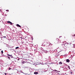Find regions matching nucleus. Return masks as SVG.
<instances>
[{
  "label": "nucleus",
  "mask_w": 75,
  "mask_h": 75,
  "mask_svg": "<svg viewBox=\"0 0 75 75\" xmlns=\"http://www.w3.org/2000/svg\"><path fill=\"white\" fill-rule=\"evenodd\" d=\"M45 45H46V47H48L50 45H52V44L51 43L49 44L48 42V41L47 40H45Z\"/></svg>",
  "instance_id": "nucleus-1"
},
{
  "label": "nucleus",
  "mask_w": 75,
  "mask_h": 75,
  "mask_svg": "<svg viewBox=\"0 0 75 75\" xmlns=\"http://www.w3.org/2000/svg\"><path fill=\"white\" fill-rule=\"evenodd\" d=\"M34 53L35 54L37 52V51H38V50L37 49H35L34 50Z\"/></svg>",
  "instance_id": "nucleus-2"
},
{
  "label": "nucleus",
  "mask_w": 75,
  "mask_h": 75,
  "mask_svg": "<svg viewBox=\"0 0 75 75\" xmlns=\"http://www.w3.org/2000/svg\"><path fill=\"white\" fill-rule=\"evenodd\" d=\"M7 23H8V24H10L11 25H12V23L10 21H8L7 22Z\"/></svg>",
  "instance_id": "nucleus-3"
},
{
  "label": "nucleus",
  "mask_w": 75,
  "mask_h": 75,
  "mask_svg": "<svg viewBox=\"0 0 75 75\" xmlns=\"http://www.w3.org/2000/svg\"><path fill=\"white\" fill-rule=\"evenodd\" d=\"M17 27H21V26H20V25H18V24H17Z\"/></svg>",
  "instance_id": "nucleus-4"
},
{
  "label": "nucleus",
  "mask_w": 75,
  "mask_h": 75,
  "mask_svg": "<svg viewBox=\"0 0 75 75\" xmlns=\"http://www.w3.org/2000/svg\"><path fill=\"white\" fill-rule=\"evenodd\" d=\"M66 61L67 62H69V59H67L66 60Z\"/></svg>",
  "instance_id": "nucleus-5"
},
{
  "label": "nucleus",
  "mask_w": 75,
  "mask_h": 75,
  "mask_svg": "<svg viewBox=\"0 0 75 75\" xmlns=\"http://www.w3.org/2000/svg\"><path fill=\"white\" fill-rule=\"evenodd\" d=\"M4 44H5L6 45V46L7 47H9V45L6 44V43H4Z\"/></svg>",
  "instance_id": "nucleus-6"
},
{
  "label": "nucleus",
  "mask_w": 75,
  "mask_h": 75,
  "mask_svg": "<svg viewBox=\"0 0 75 75\" xmlns=\"http://www.w3.org/2000/svg\"><path fill=\"white\" fill-rule=\"evenodd\" d=\"M38 74V72H34V74Z\"/></svg>",
  "instance_id": "nucleus-7"
},
{
  "label": "nucleus",
  "mask_w": 75,
  "mask_h": 75,
  "mask_svg": "<svg viewBox=\"0 0 75 75\" xmlns=\"http://www.w3.org/2000/svg\"><path fill=\"white\" fill-rule=\"evenodd\" d=\"M67 69H63V71H67Z\"/></svg>",
  "instance_id": "nucleus-8"
},
{
  "label": "nucleus",
  "mask_w": 75,
  "mask_h": 75,
  "mask_svg": "<svg viewBox=\"0 0 75 75\" xmlns=\"http://www.w3.org/2000/svg\"><path fill=\"white\" fill-rule=\"evenodd\" d=\"M18 48H19V47H16V48H15V49L17 50V49H18Z\"/></svg>",
  "instance_id": "nucleus-9"
},
{
  "label": "nucleus",
  "mask_w": 75,
  "mask_h": 75,
  "mask_svg": "<svg viewBox=\"0 0 75 75\" xmlns=\"http://www.w3.org/2000/svg\"><path fill=\"white\" fill-rule=\"evenodd\" d=\"M24 63H25V62H24L23 61H22V64H24Z\"/></svg>",
  "instance_id": "nucleus-10"
},
{
  "label": "nucleus",
  "mask_w": 75,
  "mask_h": 75,
  "mask_svg": "<svg viewBox=\"0 0 75 75\" xmlns=\"http://www.w3.org/2000/svg\"><path fill=\"white\" fill-rule=\"evenodd\" d=\"M59 64H62V62H60L59 63Z\"/></svg>",
  "instance_id": "nucleus-11"
},
{
  "label": "nucleus",
  "mask_w": 75,
  "mask_h": 75,
  "mask_svg": "<svg viewBox=\"0 0 75 75\" xmlns=\"http://www.w3.org/2000/svg\"><path fill=\"white\" fill-rule=\"evenodd\" d=\"M68 68H69V69H71V68H70V67H69V66H68Z\"/></svg>",
  "instance_id": "nucleus-12"
},
{
  "label": "nucleus",
  "mask_w": 75,
  "mask_h": 75,
  "mask_svg": "<svg viewBox=\"0 0 75 75\" xmlns=\"http://www.w3.org/2000/svg\"><path fill=\"white\" fill-rule=\"evenodd\" d=\"M73 47L74 48H75V44H73Z\"/></svg>",
  "instance_id": "nucleus-13"
},
{
  "label": "nucleus",
  "mask_w": 75,
  "mask_h": 75,
  "mask_svg": "<svg viewBox=\"0 0 75 75\" xmlns=\"http://www.w3.org/2000/svg\"><path fill=\"white\" fill-rule=\"evenodd\" d=\"M4 73L5 74V75H7L6 74H7V73Z\"/></svg>",
  "instance_id": "nucleus-14"
},
{
  "label": "nucleus",
  "mask_w": 75,
  "mask_h": 75,
  "mask_svg": "<svg viewBox=\"0 0 75 75\" xmlns=\"http://www.w3.org/2000/svg\"><path fill=\"white\" fill-rule=\"evenodd\" d=\"M40 50H43V49L42 48H40Z\"/></svg>",
  "instance_id": "nucleus-15"
},
{
  "label": "nucleus",
  "mask_w": 75,
  "mask_h": 75,
  "mask_svg": "<svg viewBox=\"0 0 75 75\" xmlns=\"http://www.w3.org/2000/svg\"><path fill=\"white\" fill-rule=\"evenodd\" d=\"M8 59H10V57L9 56L8 57Z\"/></svg>",
  "instance_id": "nucleus-16"
},
{
  "label": "nucleus",
  "mask_w": 75,
  "mask_h": 75,
  "mask_svg": "<svg viewBox=\"0 0 75 75\" xmlns=\"http://www.w3.org/2000/svg\"><path fill=\"white\" fill-rule=\"evenodd\" d=\"M1 52L2 54H3V50L1 51Z\"/></svg>",
  "instance_id": "nucleus-17"
},
{
  "label": "nucleus",
  "mask_w": 75,
  "mask_h": 75,
  "mask_svg": "<svg viewBox=\"0 0 75 75\" xmlns=\"http://www.w3.org/2000/svg\"><path fill=\"white\" fill-rule=\"evenodd\" d=\"M56 72L57 73H58V72H60V71H58L57 70V71H56Z\"/></svg>",
  "instance_id": "nucleus-18"
},
{
  "label": "nucleus",
  "mask_w": 75,
  "mask_h": 75,
  "mask_svg": "<svg viewBox=\"0 0 75 75\" xmlns=\"http://www.w3.org/2000/svg\"><path fill=\"white\" fill-rule=\"evenodd\" d=\"M9 56H10V57H12V54L9 55Z\"/></svg>",
  "instance_id": "nucleus-19"
},
{
  "label": "nucleus",
  "mask_w": 75,
  "mask_h": 75,
  "mask_svg": "<svg viewBox=\"0 0 75 75\" xmlns=\"http://www.w3.org/2000/svg\"><path fill=\"white\" fill-rule=\"evenodd\" d=\"M8 69H9V70H10V69H11V68H8Z\"/></svg>",
  "instance_id": "nucleus-20"
},
{
  "label": "nucleus",
  "mask_w": 75,
  "mask_h": 75,
  "mask_svg": "<svg viewBox=\"0 0 75 75\" xmlns=\"http://www.w3.org/2000/svg\"><path fill=\"white\" fill-rule=\"evenodd\" d=\"M66 44H67V45H68V44H69L68 42H67Z\"/></svg>",
  "instance_id": "nucleus-21"
},
{
  "label": "nucleus",
  "mask_w": 75,
  "mask_h": 75,
  "mask_svg": "<svg viewBox=\"0 0 75 75\" xmlns=\"http://www.w3.org/2000/svg\"><path fill=\"white\" fill-rule=\"evenodd\" d=\"M54 71H55V72H56V71H57V70H54Z\"/></svg>",
  "instance_id": "nucleus-22"
},
{
  "label": "nucleus",
  "mask_w": 75,
  "mask_h": 75,
  "mask_svg": "<svg viewBox=\"0 0 75 75\" xmlns=\"http://www.w3.org/2000/svg\"><path fill=\"white\" fill-rule=\"evenodd\" d=\"M6 11H8V10H6Z\"/></svg>",
  "instance_id": "nucleus-23"
},
{
  "label": "nucleus",
  "mask_w": 75,
  "mask_h": 75,
  "mask_svg": "<svg viewBox=\"0 0 75 75\" xmlns=\"http://www.w3.org/2000/svg\"><path fill=\"white\" fill-rule=\"evenodd\" d=\"M11 47V48H14V46H12V47Z\"/></svg>",
  "instance_id": "nucleus-24"
},
{
  "label": "nucleus",
  "mask_w": 75,
  "mask_h": 75,
  "mask_svg": "<svg viewBox=\"0 0 75 75\" xmlns=\"http://www.w3.org/2000/svg\"><path fill=\"white\" fill-rule=\"evenodd\" d=\"M70 74H72V72H70Z\"/></svg>",
  "instance_id": "nucleus-25"
},
{
  "label": "nucleus",
  "mask_w": 75,
  "mask_h": 75,
  "mask_svg": "<svg viewBox=\"0 0 75 75\" xmlns=\"http://www.w3.org/2000/svg\"><path fill=\"white\" fill-rule=\"evenodd\" d=\"M11 50H13V51L14 49H11Z\"/></svg>",
  "instance_id": "nucleus-26"
},
{
  "label": "nucleus",
  "mask_w": 75,
  "mask_h": 75,
  "mask_svg": "<svg viewBox=\"0 0 75 75\" xmlns=\"http://www.w3.org/2000/svg\"><path fill=\"white\" fill-rule=\"evenodd\" d=\"M66 44H67V43H65V44H64V45H66Z\"/></svg>",
  "instance_id": "nucleus-27"
},
{
  "label": "nucleus",
  "mask_w": 75,
  "mask_h": 75,
  "mask_svg": "<svg viewBox=\"0 0 75 75\" xmlns=\"http://www.w3.org/2000/svg\"><path fill=\"white\" fill-rule=\"evenodd\" d=\"M58 40V38H57L56 39V40Z\"/></svg>",
  "instance_id": "nucleus-28"
},
{
  "label": "nucleus",
  "mask_w": 75,
  "mask_h": 75,
  "mask_svg": "<svg viewBox=\"0 0 75 75\" xmlns=\"http://www.w3.org/2000/svg\"><path fill=\"white\" fill-rule=\"evenodd\" d=\"M11 58H13V56H11Z\"/></svg>",
  "instance_id": "nucleus-29"
},
{
  "label": "nucleus",
  "mask_w": 75,
  "mask_h": 75,
  "mask_svg": "<svg viewBox=\"0 0 75 75\" xmlns=\"http://www.w3.org/2000/svg\"><path fill=\"white\" fill-rule=\"evenodd\" d=\"M73 37H75V35H73Z\"/></svg>",
  "instance_id": "nucleus-30"
},
{
  "label": "nucleus",
  "mask_w": 75,
  "mask_h": 75,
  "mask_svg": "<svg viewBox=\"0 0 75 75\" xmlns=\"http://www.w3.org/2000/svg\"><path fill=\"white\" fill-rule=\"evenodd\" d=\"M4 38H6V36H4Z\"/></svg>",
  "instance_id": "nucleus-31"
},
{
  "label": "nucleus",
  "mask_w": 75,
  "mask_h": 75,
  "mask_svg": "<svg viewBox=\"0 0 75 75\" xmlns=\"http://www.w3.org/2000/svg\"><path fill=\"white\" fill-rule=\"evenodd\" d=\"M8 55V56H9V55H10V54H7Z\"/></svg>",
  "instance_id": "nucleus-32"
},
{
  "label": "nucleus",
  "mask_w": 75,
  "mask_h": 75,
  "mask_svg": "<svg viewBox=\"0 0 75 75\" xmlns=\"http://www.w3.org/2000/svg\"><path fill=\"white\" fill-rule=\"evenodd\" d=\"M21 39H23V38H22V37H21Z\"/></svg>",
  "instance_id": "nucleus-33"
},
{
  "label": "nucleus",
  "mask_w": 75,
  "mask_h": 75,
  "mask_svg": "<svg viewBox=\"0 0 75 75\" xmlns=\"http://www.w3.org/2000/svg\"><path fill=\"white\" fill-rule=\"evenodd\" d=\"M59 37V38H61V36H60Z\"/></svg>",
  "instance_id": "nucleus-34"
},
{
  "label": "nucleus",
  "mask_w": 75,
  "mask_h": 75,
  "mask_svg": "<svg viewBox=\"0 0 75 75\" xmlns=\"http://www.w3.org/2000/svg\"><path fill=\"white\" fill-rule=\"evenodd\" d=\"M22 72V73H23V74L24 73L23 72Z\"/></svg>",
  "instance_id": "nucleus-35"
},
{
  "label": "nucleus",
  "mask_w": 75,
  "mask_h": 75,
  "mask_svg": "<svg viewBox=\"0 0 75 75\" xmlns=\"http://www.w3.org/2000/svg\"><path fill=\"white\" fill-rule=\"evenodd\" d=\"M46 52H47V51H46Z\"/></svg>",
  "instance_id": "nucleus-36"
},
{
  "label": "nucleus",
  "mask_w": 75,
  "mask_h": 75,
  "mask_svg": "<svg viewBox=\"0 0 75 75\" xmlns=\"http://www.w3.org/2000/svg\"><path fill=\"white\" fill-rule=\"evenodd\" d=\"M0 50H1V49H0Z\"/></svg>",
  "instance_id": "nucleus-37"
},
{
  "label": "nucleus",
  "mask_w": 75,
  "mask_h": 75,
  "mask_svg": "<svg viewBox=\"0 0 75 75\" xmlns=\"http://www.w3.org/2000/svg\"><path fill=\"white\" fill-rule=\"evenodd\" d=\"M58 74H59V73H58Z\"/></svg>",
  "instance_id": "nucleus-38"
}]
</instances>
